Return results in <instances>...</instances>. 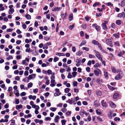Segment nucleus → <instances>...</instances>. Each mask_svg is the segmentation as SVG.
Here are the masks:
<instances>
[{
  "mask_svg": "<svg viewBox=\"0 0 125 125\" xmlns=\"http://www.w3.org/2000/svg\"><path fill=\"white\" fill-rule=\"evenodd\" d=\"M119 74H117L115 77V79L116 80H118L121 78L124 75L120 70V72L118 73Z\"/></svg>",
  "mask_w": 125,
  "mask_h": 125,
  "instance_id": "f257e3e1",
  "label": "nucleus"
},
{
  "mask_svg": "<svg viewBox=\"0 0 125 125\" xmlns=\"http://www.w3.org/2000/svg\"><path fill=\"white\" fill-rule=\"evenodd\" d=\"M95 55L98 59L101 61H102V58L101 57V56L100 55V53L98 52L95 51Z\"/></svg>",
  "mask_w": 125,
  "mask_h": 125,
  "instance_id": "f03ea898",
  "label": "nucleus"
},
{
  "mask_svg": "<svg viewBox=\"0 0 125 125\" xmlns=\"http://www.w3.org/2000/svg\"><path fill=\"white\" fill-rule=\"evenodd\" d=\"M36 77V74H32L31 75H29L28 77H27V78L28 79V81L30 80L35 79ZM29 82V81H27V82Z\"/></svg>",
  "mask_w": 125,
  "mask_h": 125,
  "instance_id": "7ed1b4c3",
  "label": "nucleus"
},
{
  "mask_svg": "<svg viewBox=\"0 0 125 125\" xmlns=\"http://www.w3.org/2000/svg\"><path fill=\"white\" fill-rule=\"evenodd\" d=\"M106 43L107 45H109L110 47H113V42L111 39H109L107 40Z\"/></svg>",
  "mask_w": 125,
  "mask_h": 125,
  "instance_id": "20e7f679",
  "label": "nucleus"
},
{
  "mask_svg": "<svg viewBox=\"0 0 125 125\" xmlns=\"http://www.w3.org/2000/svg\"><path fill=\"white\" fill-rule=\"evenodd\" d=\"M94 73L97 76H98L99 75L101 74V71L98 69H96L94 70Z\"/></svg>",
  "mask_w": 125,
  "mask_h": 125,
  "instance_id": "39448f33",
  "label": "nucleus"
},
{
  "mask_svg": "<svg viewBox=\"0 0 125 125\" xmlns=\"http://www.w3.org/2000/svg\"><path fill=\"white\" fill-rule=\"evenodd\" d=\"M111 69L112 71L114 73H118V72H120V70L119 69H117V70L114 67H111Z\"/></svg>",
  "mask_w": 125,
  "mask_h": 125,
  "instance_id": "423d86ee",
  "label": "nucleus"
},
{
  "mask_svg": "<svg viewBox=\"0 0 125 125\" xmlns=\"http://www.w3.org/2000/svg\"><path fill=\"white\" fill-rule=\"evenodd\" d=\"M92 26L94 28H95L97 31H99L100 30V26H98L96 24H93Z\"/></svg>",
  "mask_w": 125,
  "mask_h": 125,
  "instance_id": "0eeeda50",
  "label": "nucleus"
},
{
  "mask_svg": "<svg viewBox=\"0 0 125 125\" xmlns=\"http://www.w3.org/2000/svg\"><path fill=\"white\" fill-rule=\"evenodd\" d=\"M118 17L120 18H124L125 17V13L124 12L122 13H119L118 14Z\"/></svg>",
  "mask_w": 125,
  "mask_h": 125,
  "instance_id": "6e6552de",
  "label": "nucleus"
},
{
  "mask_svg": "<svg viewBox=\"0 0 125 125\" xmlns=\"http://www.w3.org/2000/svg\"><path fill=\"white\" fill-rule=\"evenodd\" d=\"M101 103L102 106L104 107H106L107 106V105L106 103L105 102L104 100H103L101 102Z\"/></svg>",
  "mask_w": 125,
  "mask_h": 125,
  "instance_id": "1a4fd4ad",
  "label": "nucleus"
},
{
  "mask_svg": "<svg viewBox=\"0 0 125 125\" xmlns=\"http://www.w3.org/2000/svg\"><path fill=\"white\" fill-rule=\"evenodd\" d=\"M60 119V117L58 115L56 116L54 119V122L55 123H58V120Z\"/></svg>",
  "mask_w": 125,
  "mask_h": 125,
  "instance_id": "9d476101",
  "label": "nucleus"
},
{
  "mask_svg": "<svg viewBox=\"0 0 125 125\" xmlns=\"http://www.w3.org/2000/svg\"><path fill=\"white\" fill-rule=\"evenodd\" d=\"M76 62L77 64H76V65L78 67L81 64L80 60L79 59H77L76 60Z\"/></svg>",
  "mask_w": 125,
  "mask_h": 125,
  "instance_id": "9b49d317",
  "label": "nucleus"
},
{
  "mask_svg": "<svg viewBox=\"0 0 125 125\" xmlns=\"http://www.w3.org/2000/svg\"><path fill=\"white\" fill-rule=\"evenodd\" d=\"M109 103L111 107L112 108H114L116 107L115 105L114 104L112 101H110L109 102Z\"/></svg>",
  "mask_w": 125,
  "mask_h": 125,
  "instance_id": "f8f14e48",
  "label": "nucleus"
},
{
  "mask_svg": "<svg viewBox=\"0 0 125 125\" xmlns=\"http://www.w3.org/2000/svg\"><path fill=\"white\" fill-rule=\"evenodd\" d=\"M23 106L21 104H20L19 105H17L16 106V109L18 110L20 109H22V108Z\"/></svg>",
  "mask_w": 125,
  "mask_h": 125,
  "instance_id": "ddd939ff",
  "label": "nucleus"
},
{
  "mask_svg": "<svg viewBox=\"0 0 125 125\" xmlns=\"http://www.w3.org/2000/svg\"><path fill=\"white\" fill-rule=\"evenodd\" d=\"M112 111H110L108 113V116L110 119H111L112 118Z\"/></svg>",
  "mask_w": 125,
  "mask_h": 125,
  "instance_id": "4468645a",
  "label": "nucleus"
},
{
  "mask_svg": "<svg viewBox=\"0 0 125 125\" xmlns=\"http://www.w3.org/2000/svg\"><path fill=\"white\" fill-rule=\"evenodd\" d=\"M32 107L33 108H35V109L36 110H39V106L38 105H36L35 104H34L32 106Z\"/></svg>",
  "mask_w": 125,
  "mask_h": 125,
  "instance_id": "2eb2a0df",
  "label": "nucleus"
},
{
  "mask_svg": "<svg viewBox=\"0 0 125 125\" xmlns=\"http://www.w3.org/2000/svg\"><path fill=\"white\" fill-rule=\"evenodd\" d=\"M96 94L97 96H101L102 94V93L100 91H96Z\"/></svg>",
  "mask_w": 125,
  "mask_h": 125,
  "instance_id": "dca6fc26",
  "label": "nucleus"
},
{
  "mask_svg": "<svg viewBox=\"0 0 125 125\" xmlns=\"http://www.w3.org/2000/svg\"><path fill=\"white\" fill-rule=\"evenodd\" d=\"M14 11V10L13 8L10 9L9 10L8 13L9 14H12Z\"/></svg>",
  "mask_w": 125,
  "mask_h": 125,
  "instance_id": "f3484780",
  "label": "nucleus"
},
{
  "mask_svg": "<svg viewBox=\"0 0 125 125\" xmlns=\"http://www.w3.org/2000/svg\"><path fill=\"white\" fill-rule=\"evenodd\" d=\"M86 41L83 40L82 41V42H81L80 44V46H81L83 45H84L86 44Z\"/></svg>",
  "mask_w": 125,
  "mask_h": 125,
  "instance_id": "a211bd4d",
  "label": "nucleus"
},
{
  "mask_svg": "<svg viewBox=\"0 0 125 125\" xmlns=\"http://www.w3.org/2000/svg\"><path fill=\"white\" fill-rule=\"evenodd\" d=\"M61 9L60 8L57 7L56 8L52 9V11H59Z\"/></svg>",
  "mask_w": 125,
  "mask_h": 125,
  "instance_id": "6ab92c4d",
  "label": "nucleus"
},
{
  "mask_svg": "<svg viewBox=\"0 0 125 125\" xmlns=\"http://www.w3.org/2000/svg\"><path fill=\"white\" fill-rule=\"evenodd\" d=\"M101 66V64L98 63H96L94 66V68H97L100 67Z\"/></svg>",
  "mask_w": 125,
  "mask_h": 125,
  "instance_id": "aec40b11",
  "label": "nucleus"
},
{
  "mask_svg": "<svg viewBox=\"0 0 125 125\" xmlns=\"http://www.w3.org/2000/svg\"><path fill=\"white\" fill-rule=\"evenodd\" d=\"M102 26L104 30H106L107 29V27H106V25L105 24H102Z\"/></svg>",
  "mask_w": 125,
  "mask_h": 125,
  "instance_id": "412c9836",
  "label": "nucleus"
},
{
  "mask_svg": "<svg viewBox=\"0 0 125 125\" xmlns=\"http://www.w3.org/2000/svg\"><path fill=\"white\" fill-rule=\"evenodd\" d=\"M69 19L70 21H71L73 19V15L72 13H71L69 16Z\"/></svg>",
  "mask_w": 125,
  "mask_h": 125,
  "instance_id": "4be33fe9",
  "label": "nucleus"
},
{
  "mask_svg": "<svg viewBox=\"0 0 125 125\" xmlns=\"http://www.w3.org/2000/svg\"><path fill=\"white\" fill-rule=\"evenodd\" d=\"M31 114H29L28 115H25L24 116V117L25 118H27L31 116Z\"/></svg>",
  "mask_w": 125,
  "mask_h": 125,
  "instance_id": "5701e85b",
  "label": "nucleus"
},
{
  "mask_svg": "<svg viewBox=\"0 0 125 125\" xmlns=\"http://www.w3.org/2000/svg\"><path fill=\"white\" fill-rule=\"evenodd\" d=\"M118 94L117 93H115L113 95V97L114 99H116L118 96Z\"/></svg>",
  "mask_w": 125,
  "mask_h": 125,
  "instance_id": "b1692460",
  "label": "nucleus"
},
{
  "mask_svg": "<svg viewBox=\"0 0 125 125\" xmlns=\"http://www.w3.org/2000/svg\"><path fill=\"white\" fill-rule=\"evenodd\" d=\"M83 52L82 51H78L76 53V55L78 56H79L81 55Z\"/></svg>",
  "mask_w": 125,
  "mask_h": 125,
  "instance_id": "393cba45",
  "label": "nucleus"
},
{
  "mask_svg": "<svg viewBox=\"0 0 125 125\" xmlns=\"http://www.w3.org/2000/svg\"><path fill=\"white\" fill-rule=\"evenodd\" d=\"M92 42L94 44L97 45L99 44V42L95 40H93L92 41Z\"/></svg>",
  "mask_w": 125,
  "mask_h": 125,
  "instance_id": "a878e982",
  "label": "nucleus"
},
{
  "mask_svg": "<svg viewBox=\"0 0 125 125\" xmlns=\"http://www.w3.org/2000/svg\"><path fill=\"white\" fill-rule=\"evenodd\" d=\"M3 5L2 4H0V10L1 11H3L4 10V8L3 7Z\"/></svg>",
  "mask_w": 125,
  "mask_h": 125,
  "instance_id": "bb28decb",
  "label": "nucleus"
},
{
  "mask_svg": "<svg viewBox=\"0 0 125 125\" xmlns=\"http://www.w3.org/2000/svg\"><path fill=\"white\" fill-rule=\"evenodd\" d=\"M114 44L115 45L119 46L120 45L119 42L118 41H116L114 42Z\"/></svg>",
  "mask_w": 125,
  "mask_h": 125,
  "instance_id": "cd10ccee",
  "label": "nucleus"
},
{
  "mask_svg": "<svg viewBox=\"0 0 125 125\" xmlns=\"http://www.w3.org/2000/svg\"><path fill=\"white\" fill-rule=\"evenodd\" d=\"M96 112L97 114L98 115H100L101 114V112L99 109H97L96 110Z\"/></svg>",
  "mask_w": 125,
  "mask_h": 125,
  "instance_id": "c85d7f7f",
  "label": "nucleus"
},
{
  "mask_svg": "<svg viewBox=\"0 0 125 125\" xmlns=\"http://www.w3.org/2000/svg\"><path fill=\"white\" fill-rule=\"evenodd\" d=\"M25 17L28 20H30L31 19V16L29 14H27L25 16Z\"/></svg>",
  "mask_w": 125,
  "mask_h": 125,
  "instance_id": "c756f323",
  "label": "nucleus"
},
{
  "mask_svg": "<svg viewBox=\"0 0 125 125\" xmlns=\"http://www.w3.org/2000/svg\"><path fill=\"white\" fill-rule=\"evenodd\" d=\"M94 105L96 107L98 106L99 105V104L98 103V102L97 101L94 102Z\"/></svg>",
  "mask_w": 125,
  "mask_h": 125,
  "instance_id": "7c9ffc66",
  "label": "nucleus"
},
{
  "mask_svg": "<svg viewBox=\"0 0 125 125\" xmlns=\"http://www.w3.org/2000/svg\"><path fill=\"white\" fill-rule=\"evenodd\" d=\"M113 35L116 38H118L119 35V32H118L117 33H115L113 34Z\"/></svg>",
  "mask_w": 125,
  "mask_h": 125,
  "instance_id": "2f4dec72",
  "label": "nucleus"
},
{
  "mask_svg": "<svg viewBox=\"0 0 125 125\" xmlns=\"http://www.w3.org/2000/svg\"><path fill=\"white\" fill-rule=\"evenodd\" d=\"M122 22L121 20H118L116 21V23L118 25H120L121 23Z\"/></svg>",
  "mask_w": 125,
  "mask_h": 125,
  "instance_id": "473e14b6",
  "label": "nucleus"
},
{
  "mask_svg": "<svg viewBox=\"0 0 125 125\" xmlns=\"http://www.w3.org/2000/svg\"><path fill=\"white\" fill-rule=\"evenodd\" d=\"M32 85H33L32 83L31 82H30V83L28 84H27L28 87L29 88H31L32 86Z\"/></svg>",
  "mask_w": 125,
  "mask_h": 125,
  "instance_id": "72a5a7b5",
  "label": "nucleus"
},
{
  "mask_svg": "<svg viewBox=\"0 0 125 125\" xmlns=\"http://www.w3.org/2000/svg\"><path fill=\"white\" fill-rule=\"evenodd\" d=\"M70 90V89L68 88H65L64 90V92L65 93H68L69 91Z\"/></svg>",
  "mask_w": 125,
  "mask_h": 125,
  "instance_id": "f704fd0d",
  "label": "nucleus"
},
{
  "mask_svg": "<svg viewBox=\"0 0 125 125\" xmlns=\"http://www.w3.org/2000/svg\"><path fill=\"white\" fill-rule=\"evenodd\" d=\"M51 119V118L50 117H47L45 118L44 120L46 121H47L48 120L50 121Z\"/></svg>",
  "mask_w": 125,
  "mask_h": 125,
  "instance_id": "c9c22d12",
  "label": "nucleus"
},
{
  "mask_svg": "<svg viewBox=\"0 0 125 125\" xmlns=\"http://www.w3.org/2000/svg\"><path fill=\"white\" fill-rule=\"evenodd\" d=\"M105 4L107 6H110L111 7L113 6V4H112L110 2H109L107 3H106Z\"/></svg>",
  "mask_w": 125,
  "mask_h": 125,
  "instance_id": "e433bc0d",
  "label": "nucleus"
},
{
  "mask_svg": "<svg viewBox=\"0 0 125 125\" xmlns=\"http://www.w3.org/2000/svg\"><path fill=\"white\" fill-rule=\"evenodd\" d=\"M61 94V93L56 92L54 94V96H58L60 95Z\"/></svg>",
  "mask_w": 125,
  "mask_h": 125,
  "instance_id": "4c0bfd02",
  "label": "nucleus"
},
{
  "mask_svg": "<svg viewBox=\"0 0 125 125\" xmlns=\"http://www.w3.org/2000/svg\"><path fill=\"white\" fill-rule=\"evenodd\" d=\"M114 120L115 121H118L119 122L120 120V119L118 117H116L114 118Z\"/></svg>",
  "mask_w": 125,
  "mask_h": 125,
  "instance_id": "58836bf2",
  "label": "nucleus"
},
{
  "mask_svg": "<svg viewBox=\"0 0 125 125\" xmlns=\"http://www.w3.org/2000/svg\"><path fill=\"white\" fill-rule=\"evenodd\" d=\"M104 75L106 78H108L107 73L106 71L104 72Z\"/></svg>",
  "mask_w": 125,
  "mask_h": 125,
  "instance_id": "ea45409f",
  "label": "nucleus"
},
{
  "mask_svg": "<svg viewBox=\"0 0 125 125\" xmlns=\"http://www.w3.org/2000/svg\"><path fill=\"white\" fill-rule=\"evenodd\" d=\"M26 61L25 60H24L22 61V64L23 65H25L26 66H27L28 65V64L26 63Z\"/></svg>",
  "mask_w": 125,
  "mask_h": 125,
  "instance_id": "a19ab883",
  "label": "nucleus"
},
{
  "mask_svg": "<svg viewBox=\"0 0 125 125\" xmlns=\"http://www.w3.org/2000/svg\"><path fill=\"white\" fill-rule=\"evenodd\" d=\"M56 55L59 56H64V54L63 53H57Z\"/></svg>",
  "mask_w": 125,
  "mask_h": 125,
  "instance_id": "79ce46f5",
  "label": "nucleus"
},
{
  "mask_svg": "<svg viewBox=\"0 0 125 125\" xmlns=\"http://www.w3.org/2000/svg\"><path fill=\"white\" fill-rule=\"evenodd\" d=\"M13 59V57L11 55H9L8 57L6 58V59L8 60H9L10 59Z\"/></svg>",
  "mask_w": 125,
  "mask_h": 125,
  "instance_id": "37998d69",
  "label": "nucleus"
},
{
  "mask_svg": "<svg viewBox=\"0 0 125 125\" xmlns=\"http://www.w3.org/2000/svg\"><path fill=\"white\" fill-rule=\"evenodd\" d=\"M61 122L62 125H65V123L66 122V121L64 120H61Z\"/></svg>",
  "mask_w": 125,
  "mask_h": 125,
  "instance_id": "c03bdc74",
  "label": "nucleus"
},
{
  "mask_svg": "<svg viewBox=\"0 0 125 125\" xmlns=\"http://www.w3.org/2000/svg\"><path fill=\"white\" fill-rule=\"evenodd\" d=\"M100 4V3L99 2H96L93 5V6L94 7L96 6H99Z\"/></svg>",
  "mask_w": 125,
  "mask_h": 125,
  "instance_id": "a18cd8bd",
  "label": "nucleus"
},
{
  "mask_svg": "<svg viewBox=\"0 0 125 125\" xmlns=\"http://www.w3.org/2000/svg\"><path fill=\"white\" fill-rule=\"evenodd\" d=\"M20 102L19 99H16L15 100V103L16 104H18Z\"/></svg>",
  "mask_w": 125,
  "mask_h": 125,
  "instance_id": "49530a36",
  "label": "nucleus"
},
{
  "mask_svg": "<svg viewBox=\"0 0 125 125\" xmlns=\"http://www.w3.org/2000/svg\"><path fill=\"white\" fill-rule=\"evenodd\" d=\"M48 48V46L46 44H44V45L43 46V49H47Z\"/></svg>",
  "mask_w": 125,
  "mask_h": 125,
  "instance_id": "de8ad7c7",
  "label": "nucleus"
},
{
  "mask_svg": "<svg viewBox=\"0 0 125 125\" xmlns=\"http://www.w3.org/2000/svg\"><path fill=\"white\" fill-rule=\"evenodd\" d=\"M50 110L53 112L55 111L56 110V108L55 107H51L50 108Z\"/></svg>",
  "mask_w": 125,
  "mask_h": 125,
  "instance_id": "09e8293b",
  "label": "nucleus"
},
{
  "mask_svg": "<svg viewBox=\"0 0 125 125\" xmlns=\"http://www.w3.org/2000/svg\"><path fill=\"white\" fill-rule=\"evenodd\" d=\"M89 58H95V56L92 54H89Z\"/></svg>",
  "mask_w": 125,
  "mask_h": 125,
  "instance_id": "8fccbe9b",
  "label": "nucleus"
},
{
  "mask_svg": "<svg viewBox=\"0 0 125 125\" xmlns=\"http://www.w3.org/2000/svg\"><path fill=\"white\" fill-rule=\"evenodd\" d=\"M72 77V76L71 74L70 73H68V75L67 76V78H71Z\"/></svg>",
  "mask_w": 125,
  "mask_h": 125,
  "instance_id": "3c124183",
  "label": "nucleus"
},
{
  "mask_svg": "<svg viewBox=\"0 0 125 125\" xmlns=\"http://www.w3.org/2000/svg\"><path fill=\"white\" fill-rule=\"evenodd\" d=\"M26 94V93L24 92H23L21 93L20 94V96H24Z\"/></svg>",
  "mask_w": 125,
  "mask_h": 125,
  "instance_id": "603ef678",
  "label": "nucleus"
},
{
  "mask_svg": "<svg viewBox=\"0 0 125 125\" xmlns=\"http://www.w3.org/2000/svg\"><path fill=\"white\" fill-rule=\"evenodd\" d=\"M77 72H74L72 73V74L73 75V76L75 77L77 74Z\"/></svg>",
  "mask_w": 125,
  "mask_h": 125,
  "instance_id": "864d4df0",
  "label": "nucleus"
},
{
  "mask_svg": "<svg viewBox=\"0 0 125 125\" xmlns=\"http://www.w3.org/2000/svg\"><path fill=\"white\" fill-rule=\"evenodd\" d=\"M71 111H68L66 113V115H71Z\"/></svg>",
  "mask_w": 125,
  "mask_h": 125,
  "instance_id": "5fc2aeb1",
  "label": "nucleus"
},
{
  "mask_svg": "<svg viewBox=\"0 0 125 125\" xmlns=\"http://www.w3.org/2000/svg\"><path fill=\"white\" fill-rule=\"evenodd\" d=\"M21 55H17L16 57L17 59L18 60H19L21 59Z\"/></svg>",
  "mask_w": 125,
  "mask_h": 125,
  "instance_id": "6e6d98bb",
  "label": "nucleus"
},
{
  "mask_svg": "<svg viewBox=\"0 0 125 125\" xmlns=\"http://www.w3.org/2000/svg\"><path fill=\"white\" fill-rule=\"evenodd\" d=\"M15 79L17 81H19L20 80V79L19 76H17L15 77Z\"/></svg>",
  "mask_w": 125,
  "mask_h": 125,
  "instance_id": "4d7b16f0",
  "label": "nucleus"
},
{
  "mask_svg": "<svg viewBox=\"0 0 125 125\" xmlns=\"http://www.w3.org/2000/svg\"><path fill=\"white\" fill-rule=\"evenodd\" d=\"M108 87L110 89L112 90H114L115 89V88L112 87L110 86H108Z\"/></svg>",
  "mask_w": 125,
  "mask_h": 125,
  "instance_id": "13d9d810",
  "label": "nucleus"
},
{
  "mask_svg": "<svg viewBox=\"0 0 125 125\" xmlns=\"http://www.w3.org/2000/svg\"><path fill=\"white\" fill-rule=\"evenodd\" d=\"M9 107V104L8 103H7L4 105V107L5 108H7Z\"/></svg>",
  "mask_w": 125,
  "mask_h": 125,
  "instance_id": "bf43d9fd",
  "label": "nucleus"
},
{
  "mask_svg": "<svg viewBox=\"0 0 125 125\" xmlns=\"http://www.w3.org/2000/svg\"><path fill=\"white\" fill-rule=\"evenodd\" d=\"M59 59V58H58L56 57L54 58L53 59V61L54 62H56L58 61Z\"/></svg>",
  "mask_w": 125,
  "mask_h": 125,
  "instance_id": "052dcab7",
  "label": "nucleus"
},
{
  "mask_svg": "<svg viewBox=\"0 0 125 125\" xmlns=\"http://www.w3.org/2000/svg\"><path fill=\"white\" fill-rule=\"evenodd\" d=\"M38 92V89L37 88H36L33 89V92L34 93H36Z\"/></svg>",
  "mask_w": 125,
  "mask_h": 125,
  "instance_id": "680f3d73",
  "label": "nucleus"
},
{
  "mask_svg": "<svg viewBox=\"0 0 125 125\" xmlns=\"http://www.w3.org/2000/svg\"><path fill=\"white\" fill-rule=\"evenodd\" d=\"M48 65H47V64H46L45 63H42V64L41 66H42V67H46Z\"/></svg>",
  "mask_w": 125,
  "mask_h": 125,
  "instance_id": "e2e57ef3",
  "label": "nucleus"
},
{
  "mask_svg": "<svg viewBox=\"0 0 125 125\" xmlns=\"http://www.w3.org/2000/svg\"><path fill=\"white\" fill-rule=\"evenodd\" d=\"M19 72V71L18 70H15L14 72V73L15 74H18Z\"/></svg>",
  "mask_w": 125,
  "mask_h": 125,
  "instance_id": "0e129e2a",
  "label": "nucleus"
},
{
  "mask_svg": "<svg viewBox=\"0 0 125 125\" xmlns=\"http://www.w3.org/2000/svg\"><path fill=\"white\" fill-rule=\"evenodd\" d=\"M68 102L70 104H72L73 102V100H72L69 99L68 101Z\"/></svg>",
  "mask_w": 125,
  "mask_h": 125,
  "instance_id": "69168bd1",
  "label": "nucleus"
},
{
  "mask_svg": "<svg viewBox=\"0 0 125 125\" xmlns=\"http://www.w3.org/2000/svg\"><path fill=\"white\" fill-rule=\"evenodd\" d=\"M13 29H7V31L8 32H10L12 31Z\"/></svg>",
  "mask_w": 125,
  "mask_h": 125,
  "instance_id": "338daca9",
  "label": "nucleus"
},
{
  "mask_svg": "<svg viewBox=\"0 0 125 125\" xmlns=\"http://www.w3.org/2000/svg\"><path fill=\"white\" fill-rule=\"evenodd\" d=\"M96 81L97 82L100 83L102 82V80L99 79H97Z\"/></svg>",
  "mask_w": 125,
  "mask_h": 125,
  "instance_id": "774afa93",
  "label": "nucleus"
}]
</instances>
